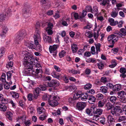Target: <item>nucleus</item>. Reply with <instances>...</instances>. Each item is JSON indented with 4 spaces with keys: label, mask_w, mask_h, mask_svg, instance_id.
<instances>
[{
    "label": "nucleus",
    "mask_w": 126,
    "mask_h": 126,
    "mask_svg": "<svg viewBox=\"0 0 126 126\" xmlns=\"http://www.w3.org/2000/svg\"><path fill=\"white\" fill-rule=\"evenodd\" d=\"M88 97V102L90 104H93L95 101L96 99L94 96L89 95Z\"/></svg>",
    "instance_id": "6ab92c4d"
},
{
    "label": "nucleus",
    "mask_w": 126,
    "mask_h": 126,
    "mask_svg": "<svg viewBox=\"0 0 126 126\" xmlns=\"http://www.w3.org/2000/svg\"><path fill=\"white\" fill-rule=\"evenodd\" d=\"M118 97L119 98H122L124 97V95L125 94V92L124 91H121L118 92Z\"/></svg>",
    "instance_id": "b1692460"
},
{
    "label": "nucleus",
    "mask_w": 126,
    "mask_h": 126,
    "mask_svg": "<svg viewBox=\"0 0 126 126\" xmlns=\"http://www.w3.org/2000/svg\"><path fill=\"white\" fill-rule=\"evenodd\" d=\"M85 35L89 38L92 37L93 36V34L91 31L87 30L86 32Z\"/></svg>",
    "instance_id": "c85d7f7f"
},
{
    "label": "nucleus",
    "mask_w": 126,
    "mask_h": 126,
    "mask_svg": "<svg viewBox=\"0 0 126 126\" xmlns=\"http://www.w3.org/2000/svg\"><path fill=\"white\" fill-rule=\"evenodd\" d=\"M32 95L31 94H29L27 96V98L29 100L31 101L32 100Z\"/></svg>",
    "instance_id": "0e129e2a"
},
{
    "label": "nucleus",
    "mask_w": 126,
    "mask_h": 126,
    "mask_svg": "<svg viewBox=\"0 0 126 126\" xmlns=\"http://www.w3.org/2000/svg\"><path fill=\"white\" fill-rule=\"evenodd\" d=\"M86 105L85 102H79L76 104L77 109L79 110H83Z\"/></svg>",
    "instance_id": "0eeeda50"
},
{
    "label": "nucleus",
    "mask_w": 126,
    "mask_h": 126,
    "mask_svg": "<svg viewBox=\"0 0 126 126\" xmlns=\"http://www.w3.org/2000/svg\"><path fill=\"white\" fill-rule=\"evenodd\" d=\"M5 52V49L4 47H2L0 48V57L3 56L2 54L4 53Z\"/></svg>",
    "instance_id": "864d4df0"
},
{
    "label": "nucleus",
    "mask_w": 126,
    "mask_h": 126,
    "mask_svg": "<svg viewBox=\"0 0 126 126\" xmlns=\"http://www.w3.org/2000/svg\"><path fill=\"white\" fill-rule=\"evenodd\" d=\"M97 66L99 69H102L104 67V65L101 62L97 63Z\"/></svg>",
    "instance_id": "09e8293b"
},
{
    "label": "nucleus",
    "mask_w": 126,
    "mask_h": 126,
    "mask_svg": "<svg viewBox=\"0 0 126 126\" xmlns=\"http://www.w3.org/2000/svg\"><path fill=\"white\" fill-rule=\"evenodd\" d=\"M107 118L108 123H109V122H110V123H111L114 121V118H113L112 116L111 115H109L107 117Z\"/></svg>",
    "instance_id": "58836bf2"
},
{
    "label": "nucleus",
    "mask_w": 126,
    "mask_h": 126,
    "mask_svg": "<svg viewBox=\"0 0 126 126\" xmlns=\"http://www.w3.org/2000/svg\"><path fill=\"white\" fill-rule=\"evenodd\" d=\"M119 71L122 74H125L126 73V69L124 67H121Z\"/></svg>",
    "instance_id": "603ef678"
},
{
    "label": "nucleus",
    "mask_w": 126,
    "mask_h": 126,
    "mask_svg": "<svg viewBox=\"0 0 126 126\" xmlns=\"http://www.w3.org/2000/svg\"><path fill=\"white\" fill-rule=\"evenodd\" d=\"M93 109V113L94 114H97L99 115L101 114L103 111L102 109H97L96 108L94 107V109Z\"/></svg>",
    "instance_id": "f8f14e48"
},
{
    "label": "nucleus",
    "mask_w": 126,
    "mask_h": 126,
    "mask_svg": "<svg viewBox=\"0 0 126 126\" xmlns=\"http://www.w3.org/2000/svg\"><path fill=\"white\" fill-rule=\"evenodd\" d=\"M7 117L10 120H12V117L13 115L12 113L10 112H6Z\"/></svg>",
    "instance_id": "a19ab883"
},
{
    "label": "nucleus",
    "mask_w": 126,
    "mask_h": 126,
    "mask_svg": "<svg viewBox=\"0 0 126 126\" xmlns=\"http://www.w3.org/2000/svg\"><path fill=\"white\" fill-rule=\"evenodd\" d=\"M34 65V66L33 65V66H35L38 68L36 69V71L35 72V73L34 74L33 73H32L33 74H35V75L36 76L40 77V75H41V74L42 72V70L41 69V67L40 64L37 62Z\"/></svg>",
    "instance_id": "39448f33"
},
{
    "label": "nucleus",
    "mask_w": 126,
    "mask_h": 126,
    "mask_svg": "<svg viewBox=\"0 0 126 126\" xmlns=\"http://www.w3.org/2000/svg\"><path fill=\"white\" fill-rule=\"evenodd\" d=\"M118 14V11H112L111 14V16L115 18L116 17Z\"/></svg>",
    "instance_id": "37998d69"
},
{
    "label": "nucleus",
    "mask_w": 126,
    "mask_h": 126,
    "mask_svg": "<svg viewBox=\"0 0 126 126\" xmlns=\"http://www.w3.org/2000/svg\"><path fill=\"white\" fill-rule=\"evenodd\" d=\"M5 74L4 73H3L1 76L0 80L3 83H4V82H6L5 79Z\"/></svg>",
    "instance_id": "a18cd8bd"
},
{
    "label": "nucleus",
    "mask_w": 126,
    "mask_h": 126,
    "mask_svg": "<svg viewBox=\"0 0 126 126\" xmlns=\"http://www.w3.org/2000/svg\"><path fill=\"white\" fill-rule=\"evenodd\" d=\"M32 66L31 65V66L27 68L25 70L23 71V72L24 73V74H28L29 73H31V72H30L31 71L32 72Z\"/></svg>",
    "instance_id": "4be33fe9"
},
{
    "label": "nucleus",
    "mask_w": 126,
    "mask_h": 126,
    "mask_svg": "<svg viewBox=\"0 0 126 126\" xmlns=\"http://www.w3.org/2000/svg\"><path fill=\"white\" fill-rule=\"evenodd\" d=\"M118 38L116 37V35L111 34L109 35L108 37V40L109 42L110 43L111 41L112 44H114L118 40Z\"/></svg>",
    "instance_id": "423d86ee"
},
{
    "label": "nucleus",
    "mask_w": 126,
    "mask_h": 126,
    "mask_svg": "<svg viewBox=\"0 0 126 126\" xmlns=\"http://www.w3.org/2000/svg\"><path fill=\"white\" fill-rule=\"evenodd\" d=\"M69 73L73 74H80V72L79 71H77L73 69H69L68 70Z\"/></svg>",
    "instance_id": "a878e982"
},
{
    "label": "nucleus",
    "mask_w": 126,
    "mask_h": 126,
    "mask_svg": "<svg viewBox=\"0 0 126 126\" xmlns=\"http://www.w3.org/2000/svg\"><path fill=\"white\" fill-rule=\"evenodd\" d=\"M23 62L25 65L28 67V66L31 65V64H32L34 65L38 62V61L33 57L32 55L28 54L25 55Z\"/></svg>",
    "instance_id": "f257e3e1"
},
{
    "label": "nucleus",
    "mask_w": 126,
    "mask_h": 126,
    "mask_svg": "<svg viewBox=\"0 0 126 126\" xmlns=\"http://www.w3.org/2000/svg\"><path fill=\"white\" fill-rule=\"evenodd\" d=\"M0 110L2 111H5L7 109L6 106L4 104H0Z\"/></svg>",
    "instance_id": "c9c22d12"
},
{
    "label": "nucleus",
    "mask_w": 126,
    "mask_h": 126,
    "mask_svg": "<svg viewBox=\"0 0 126 126\" xmlns=\"http://www.w3.org/2000/svg\"><path fill=\"white\" fill-rule=\"evenodd\" d=\"M59 82L57 80L53 79L51 81L47 83V86L48 87H54L59 85Z\"/></svg>",
    "instance_id": "6e6552de"
},
{
    "label": "nucleus",
    "mask_w": 126,
    "mask_h": 126,
    "mask_svg": "<svg viewBox=\"0 0 126 126\" xmlns=\"http://www.w3.org/2000/svg\"><path fill=\"white\" fill-rule=\"evenodd\" d=\"M93 14H94L95 16H96L98 15V8L96 7H94V10H93Z\"/></svg>",
    "instance_id": "79ce46f5"
},
{
    "label": "nucleus",
    "mask_w": 126,
    "mask_h": 126,
    "mask_svg": "<svg viewBox=\"0 0 126 126\" xmlns=\"http://www.w3.org/2000/svg\"><path fill=\"white\" fill-rule=\"evenodd\" d=\"M86 11L88 12H90L92 13H93V10L92 7L90 6H87L85 8Z\"/></svg>",
    "instance_id": "f704fd0d"
},
{
    "label": "nucleus",
    "mask_w": 126,
    "mask_h": 126,
    "mask_svg": "<svg viewBox=\"0 0 126 126\" xmlns=\"http://www.w3.org/2000/svg\"><path fill=\"white\" fill-rule=\"evenodd\" d=\"M117 99L116 97L114 96H111L110 98V101L112 103L115 102Z\"/></svg>",
    "instance_id": "ea45409f"
},
{
    "label": "nucleus",
    "mask_w": 126,
    "mask_h": 126,
    "mask_svg": "<svg viewBox=\"0 0 126 126\" xmlns=\"http://www.w3.org/2000/svg\"><path fill=\"white\" fill-rule=\"evenodd\" d=\"M108 89L105 86H102L100 87V91L102 93L104 94L108 92Z\"/></svg>",
    "instance_id": "a211bd4d"
},
{
    "label": "nucleus",
    "mask_w": 126,
    "mask_h": 126,
    "mask_svg": "<svg viewBox=\"0 0 126 126\" xmlns=\"http://www.w3.org/2000/svg\"><path fill=\"white\" fill-rule=\"evenodd\" d=\"M25 45L26 46L31 48L32 49H33V46L34 44L32 43H31L30 41H26L24 43Z\"/></svg>",
    "instance_id": "5701e85b"
},
{
    "label": "nucleus",
    "mask_w": 126,
    "mask_h": 126,
    "mask_svg": "<svg viewBox=\"0 0 126 126\" xmlns=\"http://www.w3.org/2000/svg\"><path fill=\"white\" fill-rule=\"evenodd\" d=\"M112 104L110 103H107L106 105V108L107 110L111 109L112 108Z\"/></svg>",
    "instance_id": "72a5a7b5"
},
{
    "label": "nucleus",
    "mask_w": 126,
    "mask_h": 126,
    "mask_svg": "<svg viewBox=\"0 0 126 126\" xmlns=\"http://www.w3.org/2000/svg\"><path fill=\"white\" fill-rule=\"evenodd\" d=\"M27 34L26 31L24 30L19 31L17 33L15 40V43L19 44Z\"/></svg>",
    "instance_id": "7ed1b4c3"
},
{
    "label": "nucleus",
    "mask_w": 126,
    "mask_h": 126,
    "mask_svg": "<svg viewBox=\"0 0 126 126\" xmlns=\"http://www.w3.org/2000/svg\"><path fill=\"white\" fill-rule=\"evenodd\" d=\"M116 34H117L116 36L117 35L119 37H122V38H124L125 36L123 33H121L120 32H118L116 33Z\"/></svg>",
    "instance_id": "bf43d9fd"
},
{
    "label": "nucleus",
    "mask_w": 126,
    "mask_h": 126,
    "mask_svg": "<svg viewBox=\"0 0 126 126\" xmlns=\"http://www.w3.org/2000/svg\"><path fill=\"white\" fill-rule=\"evenodd\" d=\"M122 112V110H117L113 109L111 110V112L112 114L114 115L118 116Z\"/></svg>",
    "instance_id": "ddd939ff"
},
{
    "label": "nucleus",
    "mask_w": 126,
    "mask_h": 126,
    "mask_svg": "<svg viewBox=\"0 0 126 126\" xmlns=\"http://www.w3.org/2000/svg\"><path fill=\"white\" fill-rule=\"evenodd\" d=\"M37 34H34V38L35 43V45L34 44L33 49H36L38 51H40L42 50V47L39 42L41 41V38L40 35L39 34V32L37 31Z\"/></svg>",
    "instance_id": "f03ea898"
},
{
    "label": "nucleus",
    "mask_w": 126,
    "mask_h": 126,
    "mask_svg": "<svg viewBox=\"0 0 126 126\" xmlns=\"http://www.w3.org/2000/svg\"><path fill=\"white\" fill-rule=\"evenodd\" d=\"M24 124L26 126H29L31 124V123L30 122V120H28L24 122Z\"/></svg>",
    "instance_id": "774afa93"
},
{
    "label": "nucleus",
    "mask_w": 126,
    "mask_h": 126,
    "mask_svg": "<svg viewBox=\"0 0 126 126\" xmlns=\"http://www.w3.org/2000/svg\"><path fill=\"white\" fill-rule=\"evenodd\" d=\"M48 27L46 29V31L48 35H51L53 33L52 28L53 25L52 24L49 22L47 24Z\"/></svg>",
    "instance_id": "1a4fd4ad"
},
{
    "label": "nucleus",
    "mask_w": 126,
    "mask_h": 126,
    "mask_svg": "<svg viewBox=\"0 0 126 126\" xmlns=\"http://www.w3.org/2000/svg\"><path fill=\"white\" fill-rule=\"evenodd\" d=\"M94 109V107H92L90 109H87L86 110V113L90 115H92V113L93 112V109Z\"/></svg>",
    "instance_id": "393cba45"
},
{
    "label": "nucleus",
    "mask_w": 126,
    "mask_h": 126,
    "mask_svg": "<svg viewBox=\"0 0 126 126\" xmlns=\"http://www.w3.org/2000/svg\"><path fill=\"white\" fill-rule=\"evenodd\" d=\"M86 62L88 63L92 62V63H96V61L92 58H89L88 59L86 60Z\"/></svg>",
    "instance_id": "3c124183"
},
{
    "label": "nucleus",
    "mask_w": 126,
    "mask_h": 126,
    "mask_svg": "<svg viewBox=\"0 0 126 126\" xmlns=\"http://www.w3.org/2000/svg\"><path fill=\"white\" fill-rule=\"evenodd\" d=\"M101 46V45L100 43L97 44L95 45L96 48V53L98 54V52L100 51V48Z\"/></svg>",
    "instance_id": "473e14b6"
},
{
    "label": "nucleus",
    "mask_w": 126,
    "mask_h": 126,
    "mask_svg": "<svg viewBox=\"0 0 126 126\" xmlns=\"http://www.w3.org/2000/svg\"><path fill=\"white\" fill-rule=\"evenodd\" d=\"M92 87V85L90 83H88L84 85V88L85 89H88L91 88Z\"/></svg>",
    "instance_id": "49530a36"
},
{
    "label": "nucleus",
    "mask_w": 126,
    "mask_h": 126,
    "mask_svg": "<svg viewBox=\"0 0 126 126\" xmlns=\"http://www.w3.org/2000/svg\"><path fill=\"white\" fill-rule=\"evenodd\" d=\"M64 41L67 44L69 42L70 40L69 37L66 36L64 38Z\"/></svg>",
    "instance_id": "e2e57ef3"
},
{
    "label": "nucleus",
    "mask_w": 126,
    "mask_h": 126,
    "mask_svg": "<svg viewBox=\"0 0 126 126\" xmlns=\"http://www.w3.org/2000/svg\"><path fill=\"white\" fill-rule=\"evenodd\" d=\"M104 105V103L103 101H100L98 103V106L99 107H102Z\"/></svg>",
    "instance_id": "13d9d810"
},
{
    "label": "nucleus",
    "mask_w": 126,
    "mask_h": 126,
    "mask_svg": "<svg viewBox=\"0 0 126 126\" xmlns=\"http://www.w3.org/2000/svg\"><path fill=\"white\" fill-rule=\"evenodd\" d=\"M110 23V25L111 26H114L118 24L117 21H114V19L112 18H110L108 20Z\"/></svg>",
    "instance_id": "2eb2a0df"
},
{
    "label": "nucleus",
    "mask_w": 126,
    "mask_h": 126,
    "mask_svg": "<svg viewBox=\"0 0 126 126\" xmlns=\"http://www.w3.org/2000/svg\"><path fill=\"white\" fill-rule=\"evenodd\" d=\"M57 48V46L54 45L53 46H50L49 48V50L51 53H52L53 52L57 51L56 49Z\"/></svg>",
    "instance_id": "f3484780"
},
{
    "label": "nucleus",
    "mask_w": 126,
    "mask_h": 126,
    "mask_svg": "<svg viewBox=\"0 0 126 126\" xmlns=\"http://www.w3.org/2000/svg\"><path fill=\"white\" fill-rule=\"evenodd\" d=\"M118 121L121 122L123 121V122L124 123H126V117L124 116H120L118 120Z\"/></svg>",
    "instance_id": "bb28decb"
},
{
    "label": "nucleus",
    "mask_w": 126,
    "mask_h": 126,
    "mask_svg": "<svg viewBox=\"0 0 126 126\" xmlns=\"http://www.w3.org/2000/svg\"><path fill=\"white\" fill-rule=\"evenodd\" d=\"M59 100V97L53 96L50 97L49 100L48 104L52 107H55L58 105V101Z\"/></svg>",
    "instance_id": "20e7f679"
},
{
    "label": "nucleus",
    "mask_w": 126,
    "mask_h": 126,
    "mask_svg": "<svg viewBox=\"0 0 126 126\" xmlns=\"http://www.w3.org/2000/svg\"><path fill=\"white\" fill-rule=\"evenodd\" d=\"M66 20L67 21L63 20H62V24L64 26H67L68 25V23H68L69 22V19L68 18L66 19Z\"/></svg>",
    "instance_id": "e433bc0d"
},
{
    "label": "nucleus",
    "mask_w": 126,
    "mask_h": 126,
    "mask_svg": "<svg viewBox=\"0 0 126 126\" xmlns=\"http://www.w3.org/2000/svg\"><path fill=\"white\" fill-rule=\"evenodd\" d=\"M2 32L0 34V36L2 37H4L5 36L6 33H7L8 29L6 25H3L2 27Z\"/></svg>",
    "instance_id": "9d476101"
},
{
    "label": "nucleus",
    "mask_w": 126,
    "mask_h": 126,
    "mask_svg": "<svg viewBox=\"0 0 126 126\" xmlns=\"http://www.w3.org/2000/svg\"><path fill=\"white\" fill-rule=\"evenodd\" d=\"M52 76L54 78L59 79L60 76L57 74V73L55 71H53L51 73Z\"/></svg>",
    "instance_id": "4c0bfd02"
},
{
    "label": "nucleus",
    "mask_w": 126,
    "mask_h": 126,
    "mask_svg": "<svg viewBox=\"0 0 126 126\" xmlns=\"http://www.w3.org/2000/svg\"><path fill=\"white\" fill-rule=\"evenodd\" d=\"M4 87L5 89H8L9 88L10 86L8 84V82H6V83L4 84Z\"/></svg>",
    "instance_id": "69168bd1"
},
{
    "label": "nucleus",
    "mask_w": 126,
    "mask_h": 126,
    "mask_svg": "<svg viewBox=\"0 0 126 126\" xmlns=\"http://www.w3.org/2000/svg\"><path fill=\"white\" fill-rule=\"evenodd\" d=\"M5 16V14L3 13L0 15V25L2 24V22L4 20Z\"/></svg>",
    "instance_id": "cd10ccee"
},
{
    "label": "nucleus",
    "mask_w": 126,
    "mask_h": 126,
    "mask_svg": "<svg viewBox=\"0 0 126 126\" xmlns=\"http://www.w3.org/2000/svg\"><path fill=\"white\" fill-rule=\"evenodd\" d=\"M97 19L101 21H102L104 20L103 16H98V15H96Z\"/></svg>",
    "instance_id": "6e6d98bb"
},
{
    "label": "nucleus",
    "mask_w": 126,
    "mask_h": 126,
    "mask_svg": "<svg viewBox=\"0 0 126 126\" xmlns=\"http://www.w3.org/2000/svg\"><path fill=\"white\" fill-rule=\"evenodd\" d=\"M100 81L101 82L105 83L107 81V79L105 77H102L101 78Z\"/></svg>",
    "instance_id": "5fc2aeb1"
},
{
    "label": "nucleus",
    "mask_w": 126,
    "mask_h": 126,
    "mask_svg": "<svg viewBox=\"0 0 126 126\" xmlns=\"http://www.w3.org/2000/svg\"><path fill=\"white\" fill-rule=\"evenodd\" d=\"M89 95L87 93L81 94V99L82 101H85L88 98Z\"/></svg>",
    "instance_id": "412c9836"
},
{
    "label": "nucleus",
    "mask_w": 126,
    "mask_h": 126,
    "mask_svg": "<svg viewBox=\"0 0 126 126\" xmlns=\"http://www.w3.org/2000/svg\"><path fill=\"white\" fill-rule=\"evenodd\" d=\"M121 85L117 84L114 86L113 90L115 91H118L121 89Z\"/></svg>",
    "instance_id": "aec40b11"
},
{
    "label": "nucleus",
    "mask_w": 126,
    "mask_h": 126,
    "mask_svg": "<svg viewBox=\"0 0 126 126\" xmlns=\"http://www.w3.org/2000/svg\"><path fill=\"white\" fill-rule=\"evenodd\" d=\"M71 48L73 53L76 52L78 49L77 45L74 43L71 44Z\"/></svg>",
    "instance_id": "dca6fc26"
},
{
    "label": "nucleus",
    "mask_w": 126,
    "mask_h": 126,
    "mask_svg": "<svg viewBox=\"0 0 126 126\" xmlns=\"http://www.w3.org/2000/svg\"><path fill=\"white\" fill-rule=\"evenodd\" d=\"M81 94H79L78 93L75 94L73 96V98L74 99L76 100L80 97Z\"/></svg>",
    "instance_id": "8fccbe9b"
},
{
    "label": "nucleus",
    "mask_w": 126,
    "mask_h": 126,
    "mask_svg": "<svg viewBox=\"0 0 126 126\" xmlns=\"http://www.w3.org/2000/svg\"><path fill=\"white\" fill-rule=\"evenodd\" d=\"M43 39L44 41L48 43H51L52 42L51 37L45 35L43 36Z\"/></svg>",
    "instance_id": "4468645a"
},
{
    "label": "nucleus",
    "mask_w": 126,
    "mask_h": 126,
    "mask_svg": "<svg viewBox=\"0 0 126 126\" xmlns=\"http://www.w3.org/2000/svg\"><path fill=\"white\" fill-rule=\"evenodd\" d=\"M35 28L37 29V30L35 31L36 33L35 34H37V31H38L39 32V34H40V32L39 30V28L40 27V22L38 21H37L36 23V24L35 25Z\"/></svg>",
    "instance_id": "2f4dec72"
},
{
    "label": "nucleus",
    "mask_w": 126,
    "mask_h": 126,
    "mask_svg": "<svg viewBox=\"0 0 126 126\" xmlns=\"http://www.w3.org/2000/svg\"><path fill=\"white\" fill-rule=\"evenodd\" d=\"M104 97L103 95L101 93L97 94L96 95V98L97 100H101Z\"/></svg>",
    "instance_id": "7c9ffc66"
},
{
    "label": "nucleus",
    "mask_w": 126,
    "mask_h": 126,
    "mask_svg": "<svg viewBox=\"0 0 126 126\" xmlns=\"http://www.w3.org/2000/svg\"><path fill=\"white\" fill-rule=\"evenodd\" d=\"M120 31L125 36H126V29L122 28L120 29Z\"/></svg>",
    "instance_id": "052dcab7"
},
{
    "label": "nucleus",
    "mask_w": 126,
    "mask_h": 126,
    "mask_svg": "<svg viewBox=\"0 0 126 126\" xmlns=\"http://www.w3.org/2000/svg\"><path fill=\"white\" fill-rule=\"evenodd\" d=\"M23 12L24 13V16L26 17V15H28V16H29L30 13V9L29 6H25L24 7Z\"/></svg>",
    "instance_id": "9b49d317"
},
{
    "label": "nucleus",
    "mask_w": 126,
    "mask_h": 126,
    "mask_svg": "<svg viewBox=\"0 0 126 126\" xmlns=\"http://www.w3.org/2000/svg\"><path fill=\"white\" fill-rule=\"evenodd\" d=\"M99 32L98 31L97 32L96 34L95 32H94V37L95 39L96 40L98 38L99 36Z\"/></svg>",
    "instance_id": "680f3d73"
},
{
    "label": "nucleus",
    "mask_w": 126,
    "mask_h": 126,
    "mask_svg": "<svg viewBox=\"0 0 126 126\" xmlns=\"http://www.w3.org/2000/svg\"><path fill=\"white\" fill-rule=\"evenodd\" d=\"M60 11V10H59V11H56L55 13V15H54V17L55 19L59 18L60 17L59 14Z\"/></svg>",
    "instance_id": "c03bdc74"
},
{
    "label": "nucleus",
    "mask_w": 126,
    "mask_h": 126,
    "mask_svg": "<svg viewBox=\"0 0 126 126\" xmlns=\"http://www.w3.org/2000/svg\"><path fill=\"white\" fill-rule=\"evenodd\" d=\"M66 52L64 50H62L59 54V55L60 58H62L65 55Z\"/></svg>",
    "instance_id": "de8ad7c7"
},
{
    "label": "nucleus",
    "mask_w": 126,
    "mask_h": 126,
    "mask_svg": "<svg viewBox=\"0 0 126 126\" xmlns=\"http://www.w3.org/2000/svg\"><path fill=\"white\" fill-rule=\"evenodd\" d=\"M26 119V116H22L18 117L17 119V121L19 122L24 121Z\"/></svg>",
    "instance_id": "c756f323"
},
{
    "label": "nucleus",
    "mask_w": 126,
    "mask_h": 126,
    "mask_svg": "<svg viewBox=\"0 0 126 126\" xmlns=\"http://www.w3.org/2000/svg\"><path fill=\"white\" fill-rule=\"evenodd\" d=\"M44 110V109L43 108L39 107L37 109V111L38 113L39 114H41L42 113L43 110Z\"/></svg>",
    "instance_id": "4d7b16f0"
},
{
    "label": "nucleus",
    "mask_w": 126,
    "mask_h": 126,
    "mask_svg": "<svg viewBox=\"0 0 126 126\" xmlns=\"http://www.w3.org/2000/svg\"><path fill=\"white\" fill-rule=\"evenodd\" d=\"M1 102L2 104H6L8 103L7 100L4 98H3L1 101Z\"/></svg>",
    "instance_id": "338daca9"
}]
</instances>
